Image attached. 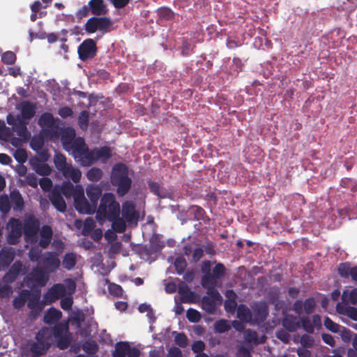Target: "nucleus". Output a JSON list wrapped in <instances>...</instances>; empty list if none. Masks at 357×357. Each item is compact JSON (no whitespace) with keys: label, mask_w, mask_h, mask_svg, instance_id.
Wrapping results in <instances>:
<instances>
[{"label":"nucleus","mask_w":357,"mask_h":357,"mask_svg":"<svg viewBox=\"0 0 357 357\" xmlns=\"http://www.w3.org/2000/svg\"><path fill=\"white\" fill-rule=\"evenodd\" d=\"M111 183L116 187V193L119 197L125 196L130 190L132 179L128 176V168L124 163L114 165L111 173Z\"/></svg>","instance_id":"1"},{"label":"nucleus","mask_w":357,"mask_h":357,"mask_svg":"<svg viewBox=\"0 0 357 357\" xmlns=\"http://www.w3.org/2000/svg\"><path fill=\"white\" fill-rule=\"evenodd\" d=\"M96 211V218L100 220L114 219L120 215V204L114 194L106 192L102 196L100 205Z\"/></svg>","instance_id":"2"},{"label":"nucleus","mask_w":357,"mask_h":357,"mask_svg":"<svg viewBox=\"0 0 357 357\" xmlns=\"http://www.w3.org/2000/svg\"><path fill=\"white\" fill-rule=\"evenodd\" d=\"M52 329L42 327L36 334V342L29 344V351L32 357H40L49 350L52 342Z\"/></svg>","instance_id":"3"},{"label":"nucleus","mask_w":357,"mask_h":357,"mask_svg":"<svg viewBox=\"0 0 357 357\" xmlns=\"http://www.w3.org/2000/svg\"><path fill=\"white\" fill-rule=\"evenodd\" d=\"M52 335L56 340V346L61 350L66 349L71 343V335L66 323H57L52 328Z\"/></svg>","instance_id":"4"},{"label":"nucleus","mask_w":357,"mask_h":357,"mask_svg":"<svg viewBox=\"0 0 357 357\" xmlns=\"http://www.w3.org/2000/svg\"><path fill=\"white\" fill-rule=\"evenodd\" d=\"M112 24L111 20L107 17H92L85 24V31L93 33L98 30L104 34L109 31Z\"/></svg>","instance_id":"5"},{"label":"nucleus","mask_w":357,"mask_h":357,"mask_svg":"<svg viewBox=\"0 0 357 357\" xmlns=\"http://www.w3.org/2000/svg\"><path fill=\"white\" fill-rule=\"evenodd\" d=\"M38 124L43 128V131L51 137L57 138L60 135V128L53 115L50 112L43 113L38 121Z\"/></svg>","instance_id":"6"},{"label":"nucleus","mask_w":357,"mask_h":357,"mask_svg":"<svg viewBox=\"0 0 357 357\" xmlns=\"http://www.w3.org/2000/svg\"><path fill=\"white\" fill-rule=\"evenodd\" d=\"M98 52L96 43L93 39H85L78 47L77 53L79 58L82 61L93 59Z\"/></svg>","instance_id":"7"},{"label":"nucleus","mask_w":357,"mask_h":357,"mask_svg":"<svg viewBox=\"0 0 357 357\" xmlns=\"http://www.w3.org/2000/svg\"><path fill=\"white\" fill-rule=\"evenodd\" d=\"M10 231L7 236V241L10 245H16L24 233L21 221L15 218H11L8 223Z\"/></svg>","instance_id":"8"},{"label":"nucleus","mask_w":357,"mask_h":357,"mask_svg":"<svg viewBox=\"0 0 357 357\" xmlns=\"http://www.w3.org/2000/svg\"><path fill=\"white\" fill-rule=\"evenodd\" d=\"M207 294L202 298V307L206 312L213 314L216 309V302H221L222 298L218 291H207Z\"/></svg>","instance_id":"9"},{"label":"nucleus","mask_w":357,"mask_h":357,"mask_svg":"<svg viewBox=\"0 0 357 357\" xmlns=\"http://www.w3.org/2000/svg\"><path fill=\"white\" fill-rule=\"evenodd\" d=\"M122 218L129 225H137L139 220V213L136 211L135 205L130 201H126L123 203L121 210Z\"/></svg>","instance_id":"10"},{"label":"nucleus","mask_w":357,"mask_h":357,"mask_svg":"<svg viewBox=\"0 0 357 357\" xmlns=\"http://www.w3.org/2000/svg\"><path fill=\"white\" fill-rule=\"evenodd\" d=\"M74 205L79 213L93 214L96 211V206L89 203L84 197V189L81 191L80 195L74 199Z\"/></svg>","instance_id":"11"},{"label":"nucleus","mask_w":357,"mask_h":357,"mask_svg":"<svg viewBox=\"0 0 357 357\" xmlns=\"http://www.w3.org/2000/svg\"><path fill=\"white\" fill-rule=\"evenodd\" d=\"M40 263L44 268L50 273L57 270L61 264L58 255L54 252H45L42 256Z\"/></svg>","instance_id":"12"},{"label":"nucleus","mask_w":357,"mask_h":357,"mask_svg":"<svg viewBox=\"0 0 357 357\" xmlns=\"http://www.w3.org/2000/svg\"><path fill=\"white\" fill-rule=\"evenodd\" d=\"M40 229V221L33 215H29L24 220L23 231L25 237L32 238L35 236Z\"/></svg>","instance_id":"13"},{"label":"nucleus","mask_w":357,"mask_h":357,"mask_svg":"<svg viewBox=\"0 0 357 357\" xmlns=\"http://www.w3.org/2000/svg\"><path fill=\"white\" fill-rule=\"evenodd\" d=\"M27 278L34 284H38L40 287H44L48 280V276L45 271L39 267L33 268L27 276Z\"/></svg>","instance_id":"14"},{"label":"nucleus","mask_w":357,"mask_h":357,"mask_svg":"<svg viewBox=\"0 0 357 357\" xmlns=\"http://www.w3.org/2000/svg\"><path fill=\"white\" fill-rule=\"evenodd\" d=\"M58 190L61 195H64L67 199L73 197L75 199L77 196L80 195L83 188L80 185L74 186L71 183L67 182L64 183Z\"/></svg>","instance_id":"15"},{"label":"nucleus","mask_w":357,"mask_h":357,"mask_svg":"<svg viewBox=\"0 0 357 357\" xmlns=\"http://www.w3.org/2000/svg\"><path fill=\"white\" fill-rule=\"evenodd\" d=\"M65 294V287L61 284H56L49 289L45 295V298L51 303L63 297Z\"/></svg>","instance_id":"16"},{"label":"nucleus","mask_w":357,"mask_h":357,"mask_svg":"<svg viewBox=\"0 0 357 357\" xmlns=\"http://www.w3.org/2000/svg\"><path fill=\"white\" fill-rule=\"evenodd\" d=\"M50 200L54 207L59 212H65L66 210V204L61 192L57 188L53 189L50 195Z\"/></svg>","instance_id":"17"},{"label":"nucleus","mask_w":357,"mask_h":357,"mask_svg":"<svg viewBox=\"0 0 357 357\" xmlns=\"http://www.w3.org/2000/svg\"><path fill=\"white\" fill-rule=\"evenodd\" d=\"M27 307L31 310L30 317L36 318L44 308V304L40 301V296L35 295L28 299Z\"/></svg>","instance_id":"18"},{"label":"nucleus","mask_w":357,"mask_h":357,"mask_svg":"<svg viewBox=\"0 0 357 357\" xmlns=\"http://www.w3.org/2000/svg\"><path fill=\"white\" fill-rule=\"evenodd\" d=\"M15 252L12 247H4L0 250V262L3 267L8 268L13 261Z\"/></svg>","instance_id":"19"},{"label":"nucleus","mask_w":357,"mask_h":357,"mask_svg":"<svg viewBox=\"0 0 357 357\" xmlns=\"http://www.w3.org/2000/svg\"><path fill=\"white\" fill-rule=\"evenodd\" d=\"M268 315V307L264 303L257 304L253 308V321L256 324L263 323Z\"/></svg>","instance_id":"20"},{"label":"nucleus","mask_w":357,"mask_h":357,"mask_svg":"<svg viewBox=\"0 0 357 357\" xmlns=\"http://www.w3.org/2000/svg\"><path fill=\"white\" fill-rule=\"evenodd\" d=\"M10 201L13 211L20 212L24 209V201L18 190L15 189L10 192Z\"/></svg>","instance_id":"21"},{"label":"nucleus","mask_w":357,"mask_h":357,"mask_svg":"<svg viewBox=\"0 0 357 357\" xmlns=\"http://www.w3.org/2000/svg\"><path fill=\"white\" fill-rule=\"evenodd\" d=\"M282 324L289 332H295L301 327L300 319L292 314H287L284 317Z\"/></svg>","instance_id":"22"},{"label":"nucleus","mask_w":357,"mask_h":357,"mask_svg":"<svg viewBox=\"0 0 357 357\" xmlns=\"http://www.w3.org/2000/svg\"><path fill=\"white\" fill-rule=\"evenodd\" d=\"M94 149L89 150V148L84 151L76 160L82 166L89 167L96 162Z\"/></svg>","instance_id":"23"},{"label":"nucleus","mask_w":357,"mask_h":357,"mask_svg":"<svg viewBox=\"0 0 357 357\" xmlns=\"http://www.w3.org/2000/svg\"><path fill=\"white\" fill-rule=\"evenodd\" d=\"M40 240L39 241V245L43 248H46L49 246L53 235L52 227L49 225H43L40 229Z\"/></svg>","instance_id":"24"},{"label":"nucleus","mask_w":357,"mask_h":357,"mask_svg":"<svg viewBox=\"0 0 357 357\" xmlns=\"http://www.w3.org/2000/svg\"><path fill=\"white\" fill-rule=\"evenodd\" d=\"M70 148L73 155L76 160L84 151H86L88 146L86 144L84 139L82 137H77L71 143Z\"/></svg>","instance_id":"25"},{"label":"nucleus","mask_w":357,"mask_h":357,"mask_svg":"<svg viewBox=\"0 0 357 357\" xmlns=\"http://www.w3.org/2000/svg\"><path fill=\"white\" fill-rule=\"evenodd\" d=\"M61 172L66 178L71 179L76 183L79 182L82 176L81 171L78 168L73 167L70 163Z\"/></svg>","instance_id":"26"},{"label":"nucleus","mask_w":357,"mask_h":357,"mask_svg":"<svg viewBox=\"0 0 357 357\" xmlns=\"http://www.w3.org/2000/svg\"><path fill=\"white\" fill-rule=\"evenodd\" d=\"M86 192L91 203L94 204L97 209L98 202L102 194V189L98 185H89L86 189Z\"/></svg>","instance_id":"27"},{"label":"nucleus","mask_w":357,"mask_h":357,"mask_svg":"<svg viewBox=\"0 0 357 357\" xmlns=\"http://www.w3.org/2000/svg\"><path fill=\"white\" fill-rule=\"evenodd\" d=\"M20 110L22 118L26 120H30L36 114V106L29 101H23L20 104Z\"/></svg>","instance_id":"28"},{"label":"nucleus","mask_w":357,"mask_h":357,"mask_svg":"<svg viewBox=\"0 0 357 357\" xmlns=\"http://www.w3.org/2000/svg\"><path fill=\"white\" fill-rule=\"evenodd\" d=\"M62 317V312L55 308L50 307L45 314L43 321L47 324H53L58 321Z\"/></svg>","instance_id":"29"},{"label":"nucleus","mask_w":357,"mask_h":357,"mask_svg":"<svg viewBox=\"0 0 357 357\" xmlns=\"http://www.w3.org/2000/svg\"><path fill=\"white\" fill-rule=\"evenodd\" d=\"M31 296V291L28 289H23L20 291L18 296L15 297L13 301V305L15 309L20 310L22 308L26 301Z\"/></svg>","instance_id":"30"},{"label":"nucleus","mask_w":357,"mask_h":357,"mask_svg":"<svg viewBox=\"0 0 357 357\" xmlns=\"http://www.w3.org/2000/svg\"><path fill=\"white\" fill-rule=\"evenodd\" d=\"M89 5L91 13L95 15H105L107 12L103 0H91Z\"/></svg>","instance_id":"31"},{"label":"nucleus","mask_w":357,"mask_h":357,"mask_svg":"<svg viewBox=\"0 0 357 357\" xmlns=\"http://www.w3.org/2000/svg\"><path fill=\"white\" fill-rule=\"evenodd\" d=\"M96 161L100 160L102 162H106L112 157V150L107 146L100 148H94Z\"/></svg>","instance_id":"32"},{"label":"nucleus","mask_w":357,"mask_h":357,"mask_svg":"<svg viewBox=\"0 0 357 357\" xmlns=\"http://www.w3.org/2000/svg\"><path fill=\"white\" fill-rule=\"evenodd\" d=\"M7 123L12 126L13 128L17 132L25 131L26 123L24 122L19 116L15 117L11 114H9L6 118Z\"/></svg>","instance_id":"33"},{"label":"nucleus","mask_w":357,"mask_h":357,"mask_svg":"<svg viewBox=\"0 0 357 357\" xmlns=\"http://www.w3.org/2000/svg\"><path fill=\"white\" fill-rule=\"evenodd\" d=\"M245 340L249 343H253L255 344H262L266 341V336L262 335L260 338L258 337L257 333L251 329H248L244 333Z\"/></svg>","instance_id":"34"},{"label":"nucleus","mask_w":357,"mask_h":357,"mask_svg":"<svg viewBox=\"0 0 357 357\" xmlns=\"http://www.w3.org/2000/svg\"><path fill=\"white\" fill-rule=\"evenodd\" d=\"M61 134V140L64 146L70 145L75 139V131L72 128H66L62 130Z\"/></svg>","instance_id":"35"},{"label":"nucleus","mask_w":357,"mask_h":357,"mask_svg":"<svg viewBox=\"0 0 357 357\" xmlns=\"http://www.w3.org/2000/svg\"><path fill=\"white\" fill-rule=\"evenodd\" d=\"M178 294L182 303H191L195 297V293L187 285H179Z\"/></svg>","instance_id":"36"},{"label":"nucleus","mask_w":357,"mask_h":357,"mask_svg":"<svg viewBox=\"0 0 357 357\" xmlns=\"http://www.w3.org/2000/svg\"><path fill=\"white\" fill-rule=\"evenodd\" d=\"M217 280L213 277L211 274L204 275L201 280V284L204 289H206L208 291H218L215 289L217 284Z\"/></svg>","instance_id":"37"},{"label":"nucleus","mask_w":357,"mask_h":357,"mask_svg":"<svg viewBox=\"0 0 357 357\" xmlns=\"http://www.w3.org/2000/svg\"><path fill=\"white\" fill-rule=\"evenodd\" d=\"M130 350V344L128 342H119L116 344L113 357H126Z\"/></svg>","instance_id":"38"},{"label":"nucleus","mask_w":357,"mask_h":357,"mask_svg":"<svg viewBox=\"0 0 357 357\" xmlns=\"http://www.w3.org/2000/svg\"><path fill=\"white\" fill-rule=\"evenodd\" d=\"M252 314L250 309L245 305H240L237 308V317L242 321L250 322Z\"/></svg>","instance_id":"39"},{"label":"nucleus","mask_w":357,"mask_h":357,"mask_svg":"<svg viewBox=\"0 0 357 357\" xmlns=\"http://www.w3.org/2000/svg\"><path fill=\"white\" fill-rule=\"evenodd\" d=\"M107 220L112 222V229L117 233H123L126 229V221L118 215L114 219H107Z\"/></svg>","instance_id":"40"},{"label":"nucleus","mask_w":357,"mask_h":357,"mask_svg":"<svg viewBox=\"0 0 357 357\" xmlns=\"http://www.w3.org/2000/svg\"><path fill=\"white\" fill-rule=\"evenodd\" d=\"M103 176V172L99 167H92L86 172V178L91 182L99 181Z\"/></svg>","instance_id":"41"},{"label":"nucleus","mask_w":357,"mask_h":357,"mask_svg":"<svg viewBox=\"0 0 357 357\" xmlns=\"http://www.w3.org/2000/svg\"><path fill=\"white\" fill-rule=\"evenodd\" d=\"M76 261L75 255L73 252H69L63 256L62 265L66 270H71L75 267Z\"/></svg>","instance_id":"42"},{"label":"nucleus","mask_w":357,"mask_h":357,"mask_svg":"<svg viewBox=\"0 0 357 357\" xmlns=\"http://www.w3.org/2000/svg\"><path fill=\"white\" fill-rule=\"evenodd\" d=\"M54 162L56 168L61 172L70 164L67 162L66 156L61 153L54 155Z\"/></svg>","instance_id":"43"},{"label":"nucleus","mask_w":357,"mask_h":357,"mask_svg":"<svg viewBox=\"0 0 357 357\" xmlns=\"http://www.w3.org/2000/svg\"><path fill=\"white\" fill-rule=\"evenodd\" d=\"M174 265L177 274L181 275L184 273V271L187 267L188 264L183 257L179 256L175 259Z\"/></svg>","instance_id":"44"},{"label":"nucleus","mask_w":357,"mask_h":357,"mask_svg":"<svg viewBox=\"0 0 357 357\" xmlns=\"http://www.w3.org/2000/svg\"><path fill=\"white\" fill-rule=\"evenodd\" d=\"M82 349L87 354H95L98 350V346L94 340H86L82 344Z\"/></svg>","instance_id":"45"},{"label":"nucleus","mask_w":357,"mask_h":357,"mask_svg":"<svg viewBox=\"0 0 357 357\" xmlns=\"http://www.w3.org/2000/svg\"><path fill=\"white\" fill-rule=\"evenodd\" d=\"M226 273V268L222 263H218L213 267L211 275L213 278H215L217 280L221 279L225 276Z\"/></svg>","instance_id":"46"},{"label":"nucleus","mask_w":357,"mask_h":357,"mask_svg":"<svg viewBox=\"0 0 357 357\" xmlns=\"http://www.w3.org/2000/svg\"><path fill=\"white\" fill-rule=\"evenodd\" d=\"M11 208L10 198L6 195L0 196V211L3 214H7Z\"/></svg>","instance_id":"47"},{"label":"nucleus","mask_w":357,"mask_h":357,"mask_svg":"<svg viewBox=\"0 0 357 357\" xmlns=\"http://www.w3.org/2000/svg\"><path fill=\"white\" fill-rule=\"evenodd\" d=\"M89 113L86 110L80 112L78 117V124L83 130H86L89 126Z\"/></svg>","instance_id":"48"},{"label":"nucleus","mask_w":357,"mask_h":357,"mask_svg":"<svg viewBox=\"0 0 357 357\" xmlns=\"http://www.w3.org/2000/svg\"><path fill=\"white\" fill-rule=\"evenodd\" d=\"M231 328L227 320L220 319L214 324V329L216 332L222 333L227 332Z\"/></svg>","instance_id":"49"},{"label":"nucleus","mask_w":357,"mask_h":357,"mask_svg":"<svg viewBox=\"0 0 357 357\" xmlns=\"http://www.w3.org/2000/svg\"><path fill=\"white\" fill-rule=\"evenodd\" d=\"M42 256V250L37 247H32L29 251V258L31 261L40 262Z\"/></svg>","instance_id":"50"},{"label":"nucleus","mask_w":357,"mask_h":357,"mask_svg":"<svg viewBox=\"0 0 357 357\" xmlns=\"http://www.w3.org/2000/svg\"><path fill=\"white\" fill-rule=\"evenodd\" d=\"M316 302L314 298L310 297L303 302V310L307 315L312 314L315 308Z\"/></svg>","instance_id":"51"},{"label":"nucleus","mask_w":357,"mask_h":357,"mask_svg":"<svg viewBox=\"0 0 357 357\" xmlns=\"http://www.w3.org/2000/svg\"><path fill=\"white\" fill-rule=\"evenodd\" d=\"M17 59L15 54L12 51H7L1 56V61L4 64L13 65Z\"/></svg>","instance_id":"52"},{"label":"nucleus","mask_w":357,"mask_h":357,"mask_svg":"<svg viewBox=\"0 0 357 357\" xmlns=\"http://www.w3.org/2000/svg\"><path fill=\"white\" fill-rule=\"evenodd\" d=\"M186 317L190 322H199L202 318L201 314L197 310L190 308L187 310Z\"/></svg>","instance_id":"53"},{"label":"nucleus","mask_w":357,"mask_h":357,"mask_svg":"<svg viewBox=\"0 0 357 357\" xmlns=\"http://www.w3.org/2000/svg\"><path fill=\"white\" fill-rule=\"evenodd\" d=\"M301 326L308 333H313L314 326L312 324L310 319L307 317H303L300 319Z\"/></svg>","instance_id":"54"},{"label":"nucleus","mask_w":357,"mask_h":357,"mask_svg":"<svg viewBox=\"0 0 357 357\" xmlns=\"http://www.w3.org/2000/svg\"><path fill=\"white\" fill-rule=\"evenodd\" d=\"M351 268L349 263H341L338 267V273L342 278H348L350 275Z\"/></svg>","instance_id":"55"},{"label":"nucleus","mask_w":357,"mask_h":357,"mask_svg":"<svg viewBox=\"0 0 357 357\" xmlns=\"http://www.w3.org/2000/svg\"><path fill=\"white\" fill-rule=\"evenodd\" d=\"M109 292L111 295L116 297H121L123 290L119 284L112 283L108 287Z\"/></svg>","instance_id":"56"},{"label":"nucleus","mask_w":357,"mask_h":357,"mask_svg":"<svg viewBox=\"0 0 357 357\" xmlns=\"http://www.w3.org/2000/svg\"><path fill=\"white\" fill-rule=\"evenodd\" d=\"M15 159L20 164L24 163L27 160V154L24 149H17L14 153Z\"/></svg>","instance_id":"57"},{"label":"nucleus","mask_w":357,"mask_h":357,"mask_svg":"<svg viewBox=\"0 0 357 357\" xmlns=\"http://www.w3.org/2000/svg\"><path fill=\"white\" fill-rule=\"evenodd\" d=\"M95 223L93 220L89 218H86L84 222V227L82 229V234L84 235H88L94 229Z\"/></svg>","instance_id":"58"},{"label":"nucleus","mask_w":357,"mask_h":357,"mask_svg":"<svg viewBox=\"0 0 357 357\" xmlns=\"http://www.w3.org/2000/svg\"><path fill=\"white\" fill-rule=\"evenodd\" d=\"M324 326L325 327L333 332V333H337L339 331V327L340 326L336 324L335 322H334L331 318L329 317H326L325 319H324Z\"/></svg>","instance_id":"59"},{"label":"nucleus","mask_w":357,"mask_h":357,"mask_svg":"<svg viewBox=\"0 0 357 357\" xmlns=\"http://www.w3.org/2000/svg\"><path fill=\"white\" fill-rule=\"evenodd\" d=\"M174 340L176 344L180 347L184 348L188 345V338L183 333H177Z\"/></svg>","instance_id":"60"},{"label":"nucleus","mask_w":357,"mask_h":357,"mask_svg":"<svg viewBox=\"0 0 357 357\" xmlns=\"http://www.w3.org/2000/svg\"><path fill=\"white\" fill-rule=\"evenodd\" d=\"M23 268L22 262L20 261H16L10 266L9 271L10 273H13L16 277H18Z\"/></svg>","instance_id":"61"},{"label":"nucleus","mask_w":357,"mask_h":357,"mask_svg":"<svg viewBox=\"0 0 357 357\" xmlns=\"http://www.w3.org/2000/svg\"><path fill=\"white\" fill-rule=\"evenodd\" d=\"M158 15L162 18L167 20L172 19L174 16V12L169 8L162 7L158 10Z\"/></svg>","instance_id":"62"},{"label":"nucleus","mask_w":357,"mask_h":357,"mask_svg":"<svg viewBox=\"0 0 357 357\" xmlns=\"http://www.w3.org/2000/svg\"><path fill=\"white\" fill-rule=\"evenodd\" d=\"M314 340L312 337L303 334L301 337V344L303 347L311 348L314 345Z\"/></svg>","instance_id":"63"},{"label":"nucleus","mask_w":357,"mask_h":357,"mask_svg":"<svg viewBox=\"0 0 357 357\" xmlns=\"http://www.w3.org/2000/svg\"><path fill=\"white\" fill-rule=\"evenodd\" d=\"M194 46L188 40H183L182 42L181 54L183 56H188L193 52Z\"/></svg>","instance_id":"64"}]
</instances>
